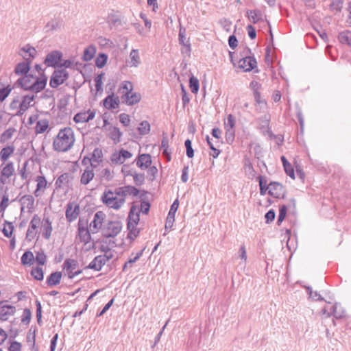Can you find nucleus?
<instances>
[{
  "instance_id": "412c9836",
  "label": "nucleus",
  "mask_w": 351,
  "mask_h": 351,
  "mask_svg": "<svg viewBox=\"0 0 351 351\" xmlns=\"http://www.w3.org/2000/svg\"><path fill=\"white\" fill-rule=\"evenodd\" d=\"M95 166L91 163L90 166L87 167L82 174L80 182L82 184H88L94 178V167Z\"/></svg>"
},
{
  "instance_id": "ea45409f",
  "label": "nucleus",
  "mask_w": 351,
  "mask_h": 351,
  "mask_svg": "<svg viewBox=\"0 0 351 351\" xmlns=\"http://www.w3.org/2000/svg\"><path fill=\"white\" fill-rule=\"evenodd\" d=\"M128 174H130V176L133 177L134 182L136 185L140 186L144 183V181H145L144 173H136V171H130V173L128 172Z\"/></svg>"
},
{
  "instance_id": "cd10ccee",
  "label": "nucleus",
  "mask_w": 351,
  "mask_h": 351,
  "mask_svg": "<svg viewBox=\"0 0 351 351\" xmlns=\"http://www.w3.org/2000/svg\"><path fill=\"white\" fill-rule=\"evenodd\" d=\"M130 60L127 61L128 66L137 67L141 63V59L137 49H132L130 53Z\"/></svg>"
},
{
  "instance_id": "72a5a7b5",
  "label": "nucleus",
  "mask_w": 351,
  "mask_h": 351,
  "mask_svg": "<svg viewBox=\"0 0 351 351\" xmlns=\"http://www.w3.org/2000/svg\"><path fill=\"white\" fill-rule=\"evenodd\" d=\"M96 53V47L94 45H89L87 47L84 51L83 54V60L84 61H90L91 60Z\"/></svg>"
},
{
  "instance_id": "dca6fc26",
  "label": "nucleus",
  "mask_w": 351,
  "mask_h": 351,
  "mask_svg": "<svg viewBox=\"0 0 351 351\" xmlns=\"http://www.w3.org/2000/svg\"><path fill=\"white\" fill-rule=\"evenodd\" d=\"M78 262L75 259L66 258L64 261L62 267L69 279L73 278V272L78 267Z\"/></svg>"
},
{
  "instance_id": "37998d69",
  "label": "nucleus",
  "mask_w": 351,
  "mask_h": 351,
  "mask_svg": "<svg viewBox=\"0 0 351 351\" xmlns=\"http://www.w3.org/2000/svg\"><path fill=\"white\" fill-rule=\"evenodd\" d=\"M69 181L68 173H63L60 175L55 182L56 189H60L63 184H65Z\"/></svg>"
},
{
  "instance_id": "1a4fd4ad",
  "label": "nucleus",
  "mask_w": 351,
  "mask_h": 351,
  "mask_svg": "<svg viewBox=\"0 0 351 351\" xmlns=\"http://www.w3.org/2000/svg\"><path fill=\"white\" fill-rule=\"evenodd\" d=\"M15 173L14 162L8 161L3 167L1 171L0 182L5 184L7 180L11 178Z\"/></svg>"
},
{
  "instance_id": "0e129e2a",
  "label": "nucleus",
  "mask_w": 351,
  "mask_h": 351,
  "mask_svg": "<svg viewBox=\"0 0 351 351\" xmlns=\"http://www.w3.org/2000/svg\"><path fill=\"white\" fill-rule=\"evenodd\" d=\"M256 104L260 106V108H265L266 106V101L261 99L260 92H256L253 94Z\"/></svg>"
},
{
  "instance_id": "4c0bfd02",
  "label": "nucleus",
  "mask_w": 351,
  "mask_h": 351,
  "mask_svg": "<svg viewBox=\"0 0 351 351\" xmlns=\"http://www.w3.org/2000/svg\"><path fill=\"white\" fill-rule=\"evenodd\" d=\"M15 129L11 128L5 130L0 136V143H5L8 142L10 138H12Z\"/></svg>"
},
{
  "instance_id": "0eeeda50",
  "label": "nucleus",
  "mask_w": 351,
  "mask_h": 351,
  "mask_svg": "<svg viewBox=\"0 0 351 351\" xmlns=\"http://www.w3.org/2000/svg\"><path fill=\"white\" fill-rule=\"evenodd\" d=\"M69 78V73L64 69H56L52 73L49 85L52 88H57L62 84Z\"/></svg>"
},
{
  "instance_id": "a18cd8bd",
  "label": "nucleus",
  "mask_w": 351,
  "mask_h": 351,
  "mask_svg": "<svg viewBox=\"0 0 351 351\" xmlns=\"http://www.w3.org/2000/svg\"><path fill=\"white\" fill-rule=\"evenodd\" d=\"M102 157L103 153L101 149L95 148L92 153L91 158L89 159L90 164L93 162L97 163L99 160H101Z\"/></svg>"
},
{
  "instance_id": "20e7f679",
  "label": "nucleus",
  "mask_w": 351,
  "mask_h": 351,
  "mask_svg": "<svg viewBox=\"0 0 351 351\" xmlns=\"http://www.w3.org/2000/svg\"><path fill=\"white\" fill-rule=\"evenodd\" d=\"M101 199L106 206L115 210H119L125 203L123 198L119 197L115 190H105Z\"/></svg>"
},
{
  "instance_id": "473e14b6",
  "label": "nucleus",
  "mask_w": 351,
  "mask_h": 351,
  "mask_svg": "<svg viewBox=\"0 0 351 351\" xmlns=\"http://www.w3.org/2000/svg\"><path fill=\"white\" fill-rule=\"evenodd\" d=\"M247 16L250 21L256 24L262 19V13L258 10H251L247 11Z\"/></svg>"
},
{
  "instance_id": "4be33fe9",
  "label": "nucleus",
  "mask_w": 351,
  "mask_h": 351,
  "mask_svg": "<svg viewBox=\"0 0 351 351\" xmlns=\"http://www.w3.org/2000/svg\"><path fill=\"white\" fill-rule=\"evenodd\" d=\"M79 210L78 205L73 206L72 203L68 204L65 213L67 221L71 222L75 220L79 215Z\"/></svg>"
},
{
  "instance_id": "13d9d810",
  "label": "nucleus",
  "mask_w": 351,
  "mask_h": 351,
  "mask_svg": "<svg viewBox=\"0 0 351 351\" xmlns=\"http://www.w3.org/2000/svg\"><path fill=\"white\" fill-rule=\"evenodd\" d=\"M9 206V197L7 194H5L2 197V199L0 202V213H3Z\"/></svg>"
},
{
  "instance_id": "bb28decb",
  "label": "nucleus",
  "mask_w": 351,
  "mask_h": 351,
  "mask_svg": "<svg viewBox=\"0 0 351 351\" xmlns=\"http://www.w3.org/2000/svg\"><path fill=\"white\" fill-rule=\"evenodd\" d=\"M331 312L328 313V317H330L332 315L336 319H341L346 316V312L342 306L338 304H335L331 309Z\"/></svg>"
},
{
  "instance_id": "2f4dec72",
  "label": "nucleus",
  "mask_w": 351,
  "mask_h": 351,
  "mask_svg": "<svg viewBox=\"0 0 351 351\" xmlns=\"http://www.w3.org/2000/svg\"><path fill=\"white\" fill-rule=\"evenodd\" d=\"M30 68V62L23 61L16 64L14 72L16 75H27Z\"/></svg>"
},
{
  "instance_id": "338daca9",
  "label": "nucleus",
  "mask_w": 351,
  "mask_h": 351,
  "mask_svg": "<svg viewBox=\"0 0 351 351\" xmlns=\"http://www.w3.org/2000/svg\"><path fill=\"white\" fill-rule=\"evenodd\" d=\"M110 160H111L112 162L114 163V164L120 165V164H123L124 162V160H123L122 156H121V154L119 152L112 154V156L110 157Z\"/></svg>"
},
{
  "instance_id": "052dcab7",
  "label": "nucleus",
  "mask_w": 351,
  "mask_h": 351,
  "mask_svg": "<svg viewBox=\"0 0 351 351\" xmlns=\"http://www.w3.org/2000/svg\"><path fill=\"white\" fill-rule=\"evenodd\" d=\"M60 26V23L57 20H51V21L48 22L45 26V28L47 31H53L56 30L58 28H59Z\"/></svg>"
},
{
  "instance_id": "3c124183",
  "label": "nucleus",
  "mask_w": 351,
  "mask_h": 351,
  "mask_svg": "<svg viewBox=\"0 0 351 351\" xmlns=\"http://www.w3.org/2000/svg\"><path fill=\"white\" fill-rule=\"evenodd\" d=\"M258 178L259 181L260 193L264 195L266 194L267 191H269V185L267 184V181L263 176H259Z\"/></svg>"
},
{
  "instance_id": "9b49d317",
  "label": "nucleus",
  "mask_w": 351,
  "mask_h": 351,
  "mask_svg": "<svg viewBox=\"0 0 351 351\" xmlns=\"http://www.w3.org/2000/svg\"><path fill=\"white\" fill-rule=\"evenodd\" d=\"M268 193L275 198H283L285 195V190L280 183L272 182L269 184Z\"/></svg>"
},
{
  "instance_id": "79ce46f5",
  "label": "nucleus",
  "mask_w": 351,
  "mask_h": 351,
  "mask_svg": "<svg viewBox=\"0 0 351 351\" xmlns=\"http://www.w3.org/2000/svg\"><path fill=\"white\" fill-rule=\"evenodd\" d=\"M169 141L167 137L163 138L161 142L160 149L162 151V154L167 158V160H171L170 153L168 152Z\"/></svg>"
},
{
  "instance_id": "69168bd1",
  "label": "nucleus",
  "mask_w": 351,
  "mask_h": 351,
  "mask_svg": "<svg viewBox=\"0 0 351 351\" xmlns=\"http://www.w3.org/2000/svg\"><path fill=\"white\" fill-rule=\"evenodd\" d=\"M104 74L100 73L95 76L94 81L95 84V88L96 90L101 91L102 90V78H103Z\"/></svg>"
},
{
  "instance_id": "2eb2a0df",
  "label": "nucleus",
  "mask_w": 351,
  "mask_h": 351,
  "mask_svg": "<svg viewBox=\"0 0 351 351\" xmlns=\"http://www.w3.org/2000/svg\"><path fill=\"white\" fill-rule=\"evenodd\" d=\"M115 191L117 192V195H118L119 197H123L125 201L126 197L129 195L136 196L139 193L138 189L130 185L117 188Z\"/></svg>"
},
{
  "instance_id": "a19ab883",
  "label": "nucleus",
  "mask_w": 351,
  "mask_h": 351,
  "mask_svg": "<svg viewBox=\"0 0 351 351\" xmlns=\"http://www.w3.org/2000/svg\"><path fill=\"white\" fill-rule=\"evenodd\" d=\"M132 206L138 209L139 213H143L144 214H147L150 208V204L148 202L142 201L140 204H134L132 205Z\"/></svg>"
},
{
  "instance_id": "774afa93",
  "label": "nucleus",
  "mask_w": 351,
  "mask_h": 351,
  "mask_svg": "<svg viewBox=\"0 0 351 351\" xmlns=\"http://www.w3.org/2000/svg\"><path fill=\"white\" fill-rule=\"evenodd\" d=\"M226 139L228 143H231L234 139V129L226 128Z\"/></svg>"
},
{
  "instance_id": "49530a36",
  "label": "nucleus",
  "mask_w": 351,
  "mask_h": 351,
  "mask_svg": "<svg viewBox=\"0 0 351 351\" xmlns=\"http://www.w3.org/2000/svg\"><path fill=\"white\" fill-rule=\"evenodd\" d=\"M189 86L193 93H197L198 92L199 87V80L193 75L189 78Z\"/></svg>"
},
{
  "instance_id": "7ed1b4c3",
  "label": "nucleus",
  "mask_w": 351,
  "mask_h": 351,
  "mask_svg": "<svg viewBox=\"0 0 351 351\" xmlns=\"http://www.w3.org/2000/svg\"><path fill=\"white\" fill-rule=\"evenodd\" d=\"M134 86L130 81H123L120 84L118 93L121 95V99L123 104L127 106H133L138 104L141 99V95L137 92H133Z\"/></svg>"
},
{
  "instance_id": "aec40b11",
  "label": "nucleus",
  "mask_w": 351,
  "mask_h": 351,
  "mask_svg": "<svg viewBox=\"0 0 351 351\" xmlns=\"http://www.w3.org/2000/svg\"><path fill=\"white\" fill-rule=\"evenodd\" d=\"M20 56H21L25 61L31 62L36 54V50L34 47L29 45H26L20 49Z\"/></svg>"
},
{
  "instance_id": "39448f33",
  "label": "nucleus",
  "mask_w": 351,
  "mask_h": 351,
  "mask_svg": "<svg viewBox=\"0 0 351 351\" xmlns=\"http://www.w3.org/2000/svg\"><path fill=\"white\" fill-rule=\"evenodd\" d=\"M139 220L140 213H138V209L132 206L128 217L127 225L129 231L128 237L131 240H134L139 234V230L136 228Z\"/></svg>"
},
{
  "instance_id": "603ef678",
  "label": "nucleus",
  "mask_w": 351,
  "mask_h": 351,
  "mask_svg": "<svg viewBox=\"0 0 351 351\" xmlns=\"http://www.w3.org/2000/svg\"><path fill=\"white\" fill-rule=\"evenodd\" d=\"M185 29L180 28L179 31V42L181 45L184 46H186L190 49V44L189 43V40L186 39L185 36Z\"/></svg>"
},
{
  "instance_id": "f3484780",
  "label": "nucleus",
  "mask_w": 351,
  "mask_h": 351,
  "mask_svg": "<svg viewBox=\"0 0 351 351\" xmlns=\"http://www.w3.org/2000/svg\"><path fill=\"white\" fill-rule=\"evenodd\" d=\"M40 219L38 217L37 215H35L30 223H29V228L27 229V234H26V239L29 241H32V239H34L35 237H36V229L38 227V226L40 225Z\"/></svg>"
},
{
  "instance_id": "f03ea898",
  "label": "nucleus",
  "mask_w": 351,
  "mask_h": 351,
  "mask_svg": "<svg viewBox=\"0 0 351 351\" xmlns=\"http://www.w3.org/2000/svg\"><path fill=\"white\" fill-rule=\"evenodd\" d=\"M47 77L45 75L36 77L27 74L17 80L16 84L25 90H30L37 93L43 90L47 84Z\"/></svg>"
},
{
  "instance_id": "8fccbe9b",
  "label": "nucleus",
  "mask_w": 351,
  "mask_h": 351,
  "mask_svg": "<svg viewBox=\"0 0 351 351\" xmlns=\"http://www.w3.org/2000/svg\"><path fill=\"white\" fill-rule=\"evenodd\" d=\"M13 230H14V226H13L12 223L5 221V226L2 230L4 236L7 238H10L12 234Z\"/></svg>"
},
{
  "instance_id": "e2e57ef3",
  "label": "nucleus",
  "mask_w": 351,
  "mask_h": 351,
  "mask_svg": "<svg viewBox=\"0 0 351 351\" xmlns=\"http://www.w3.org/2000/svg\"><path fill=\"white\" fill-rule=\"evenodd\" d=\"M287 208L285 205H282L279 209V215L277 223L278 225L285 219L287 215Z\"/></svg>"
},
{
  "instance_id": "b1692460",
  "label": "nucleus",
  "mask_w": 351,
  "mask_h": 351,
  "mask_svg": "<svg viewBox=\"0 0 351 351\" xmlns=\"http://www.w3.org/2000/svg\"><path fill=\"white\" fill-rule=\"evenodd\" d=\"M120 99L119 97H114V94L107 96L104 99V106L108 110L116 109L119 107Z\"/></svg>"
},
{
  "instance_id": "4468645a",
  "label": "nucleus",
  "mask_w": 351,
  "mask_h": 351,
  "mask_svg": "<svg viewBox=\"0 0 351 351\" xmlns=\"http://www.w3.org/2000/svg\"><path fill=\"white\" fill-rule=\"evenodd\" d=\"M34 94H28L23 97L22 100H20L19 110L16 112V116H22L24 112L32 106V102L34 99Z\"/></svg>"
},
{
  "instance_id": "58836bf2",
  "label": "nucleus",
  "mask_w": 351,
  "mask_h": 351,
  "mask_svg": "<svg viewBox=\"0 0 351 351\" xmlns=\"http://www.w3.org/2000/svg\"><path fill=\"white\" fill-rule=\"evenodd\" d=\"M99 176L102 180L109 182L114 178V173L110 169L105 168L100 171Z\"/></svg>"
},
{
  "instance_id": "5fc2aeb1",
  "label": "nucleus",
  "mask_w": 351,
  "mask_h": 351,
  "mask_svg": "<svg viewBox=\"0 0 351 351\" xmlns=\"http://www.w3.org/2000/svg\"><path fill=\"white\" fill-rule=\"evenodd\" d=\"M47 256L44 252V251L40 250L36 252V261L40 265H45L46 262Z\"/></svg>"
},
{
  "instance_id": "c9c22d12",
  "label": "nucleus",
  "mask_w": 351,
  "mask_h": 351,
  "mask_svg": "<svg viewBox=\"0 0 351 351\" xmlns=\"http://www.w3.org/2000/svg\"><path fill=\"white\" fill-rule=\"evenodd\" d=\"M122 132L119 128L112 127L110 128V138L115 143H119L122 136Z\"/></svg>"
},
{
  "instance_id": "9d476101",
  "label": "nucleus",
  "mask_w": 351,
  "mask_h": 351,
  "mask_svg": "<svg viewBox=\"0 0 351 351\" xmlns=\"http://www.w3.org/2000/svg\"><path fill=\"white\" fill-rule=\"evenodd\" d=\"M90 229L81 220L78 222V238L82 243L87 244L91 239Z\"/></svg>"
},
{
  "instance_id": "393cba45",
  "label": "nucleus",
  "mask_w": 351,
  "mask_h": 351,
  "mask_svg": "<svg viewBox=\"0 0 351 351\" xmlns=\"http://www.w3.org/2000/svg\"><path fill=\"white\" fill-rule=\"evenodd\" d=\"M106 263L104 258L101 256V255H99L95 257V258L85 268L99 271Z\"/></svg>"
},
{
  "instance_id": "ddd939ff",
  "label": "nucleus",
  "mask_w": 351,
  "mask_h": 351,
  "mask_svg": "<svg viewBox=\"0 0 351 351\" xmlns=\"http://www.w3.org/2000/svg\"><path fill=\"white\" fill-rule=\"evenodd\" d=\"M62 54L58 51H53L49 53L45 58V64L47 66L56 67L59 66Z\"/></svg>"
},
{
  "instance_id": "6e6d98bb",
  "label": "nucleus",
  "mask_w": 351,
  "mask_h": 351,
  "mask_svg": "<svg viewBox=\"0 0 351 351\" xmlns=\"http://www.w3.org/2000/svg\"><path fill=\"white\" fill-rule=\"evenodd\" d=\"M73 120L75 123H86L88 122L86 112H80L76 114L73 118Z\"/></svg>"
},
{
  "instance_id": "f704fd0d",
  "label": "nucleus",
  "mask_w": 351,
  "mask_h": 351,
  "mask_svg": "<svg viewBox=\"0 0 351 351\" xmlns=\"http://www.w3.org/2000/svg\"><path fill=\"white\" fill-rule=\"evenodd\" d=\"M21 264L23 265H32L34 261V256L31 251H26L21 258Z\"/></svg>"
},
{
  "instance_id": "6ab92c4d",
  "label": "nucleus",
  "mask_w": 351,
  "mask_h": 351,
  "mask_svg": "<svg viewBox=\"0 0 351 351\" xmlns=\"http://www.w3.org/2000/svg\"><path fill=\"white\" fill-rule=\"evenodd\" d=\"M19 203L21 206V211H23L25 208L28 212H32L34 208V197L32 195H24L19 199Z\"/></svg>"
},
{
  "instance_id": "e433bc0d",
  "label": "nucleus",
  "mask_w": 351,
  "mask_h": 351,
  "mask_svg": "<svg viewBox=\"0 0 351 351\" xmlns=\"http://www.w3.org/2000/svg\"><path fill=\"white\" fill-rule=\"evenodd\" d=\"M49 127V123L46 119L39 120L37 121L35 130L36 134H42L46 131Z\"/></svg>"
},
{
  "instance_id": "a211bd4d",
  "label": "nucleus",
  "mask_w": 351,
  "mask_h": 351,
  "mask_svg": "<svg viewBox=\"0 0 351 351\" xmlns=\"http://www.w3.org/2000/svg\"><path fill=\"white\" fill-rule=\"evenodd\" d=\"M36 187L34 191L35 197H40L46 190L48 186V182L44 176H38L36 178Z\"/></svg>"
},
{
  "instance_id": "09e8293b",
  "label": "nucleus",
  "mask_w": 351,
  "mask_h": 351,
  "mask_svg": "<svg viewBox=\"0 0 351 351\" xmlns=\"http://www.w3.org/2000/svg\"><path fill=\"white\" fill-rule=\"evenodd\" d=\"M138 131L141 135H145L148 134L150 131V125L148 121H143L138 128Z\"/></svg>"
},
{
  "instance_id": "7c9ffc66",
  "label": "nucleus",
  "mask_w": 351,
  "mask_h": 351,
  "mask_svg": "<svg viewBox=\"0 0 351 351\" xmlns=\"http://www.w3.org/2000/svg\"><path fill=\"white\" fill-rule=\"evenodd\" d=\"M15 147L14 145H8L2 148L0 151V159L3 162H6L8 159L14 154Z\"/></svg>"
},
{
  "instance_id": "c756f323",
  "label": "nucleus",
  "mask_w": 351,
  "mask_h": 351,
  "mask_svg": "<svg viewBox=\"0 0 351 351\" xmlns=\"http://www.w3.org/2000/svg\"><path fill=\"white\" fill-rule=\"evenodd\" d=\"M62 276V274L61 271L51 273L47 278L46 283L49 287L56 286L60 282Z\"/></svg>"
},
{
  "instance_id": "423d86ee",
  "label": "nucleus",
  "mask_w": 351,
  "mask_h": 351,
  "mask_svg": "<svg viewBox=\"0 0 351 351\" xmlns=\"http://www.w3.org/2000/svg\"><path fill=\"white\" fill-rule=\"evenodd\" d=\"M122 229L121 222L119 221H108L101 229L104 237H115Z\"/></svg>"
},
{
  "instance_id": "6e6552de",
  "label": "nucleus",
  "mask_w": 351,
  "mask_h": 351,
  "mask_svg": "<svg viewBox=\"0 0 351 351\" xmlns=\"http://www.w3.org/2000/svg\"><path fill=\"white\" fill-rule=\"evenodd\" d=\"M106 218V214L102 211H97L95 215L93 221L90 223L89 229L91 233L98 232L102 229V223Z\"/></svg>"
},
{
  "instance_id": "f257e3e1",
  "label": "nucleus",
  "mask_w": 351,
  "mask_h": 351,
  "mask_svg": "<svg viewBox=\"0 0 351 351\" xmlns=\"http://www.w3.org/2000/svg\"><path fill=\"white\" fill-rule=\"evenodd\" d=\"M75 141L74 131L71 128L66 127L58 132L53 141V148L59 152H66L74 145Z\"/></svg>"
},
{
  "instance_id": "de8ad7c7",
  "label": "nucleus",
  "mask_w": 351,
  "mask_h": 351,
  "mask_svg": "<svg viewBox=\"0 0 351 351\" xmlns=\"http://www.w3.org/2000/svg\"><path fill=\"white\" fill-rule=\"evenodd\" d=\"M31 275L37 280H43L44 278V272L41 267H37L32 268Z\"/></svg>"
},
{
  "instance_id": "c03bdc74",
  "label": "nucleus",
  "mask_w": 351,
  "mask_h": 351,
  "mask_svg": "<svg viewBox=\"0 0 351 351\" xmlns=\"http://www.w3.org/2000/svg\"><path fill=\"white\" fill-rule=\"evenodd\" d=\"M108 60V56L105 53H99L95 59V65L97 67L103 68Z\"/></svg>"
},
{
  "instance_id": "680f3d73",
  "label": "nucleus",
  "mask_w": 351,
  "mask_h": 351,
  "mask_svg": "<svg viewBox=\"0 0 351 351\" xmlns=\"http://www.w3.org/2000/svg\"><path fill=\"white\" fill-rule=\"evenodd\" d=\"M32 317L31 311L29 308H25L23 312L21 322L25 324H28Z\"/></svg>"
},
{
  "instance_id": "4d7b16f0",
  "label": "nucleus",
  "mask_w": 351,
  "mask_h": 351,
  "mask_svg": "<svg viewBox=\"0 0 351 351\" xmlns=\"http://www.w3.org/2000/svg\"><path fill=\"white\" fill-rule=\"evenodd\" d=\"M184 145L186 149V156L190 158H193L194 156V150L192 147L191 141L190 139H186L184 142Z\"/></svg>"
},
{
  "instance_id": "f8f14e48",
  "label": "nucleus",
  "mask_w": 351,
  "mask_h": 351,
  "mask_svg": "<svg viewBox=\"0 0 351 351\" xmlns=\"http://www.w3.org/2000/svg\"><path fill=\"white\" fill-rule=\"evenodd\" d=\"M257 62L254 56H246L239 61V67L245 72H249L255 69Z\"/></svg>"
},
{
  "instance_id": "864d4df0",
  "label": "nucleus",
  "mask_w": 351,
  "mask_h": 351,
  "mask_svg": "<svg viewBox=\"0 0 351 351\" xmlns=\"http://www.w3.org/2000/svg\"><path fill=\"white\" fill-rule=\"evenodd\" d=\"M344 0H332L330 5L331 10L341 12L343 8Z\"/></svg>"
},
{
  "instance_id": "5701e85b",
  "label": "nucleus",
  "mask_w": 351,
  "mask_h": 351,
  "mask_svg": "<svg viewBox=\"0 0 351 351\" xmlns=\"http://www.w3.org/2000/svg\"><path fill=\"white\" fill-rule=\"evenodd\" d=\"M152 158L148 154H140L136 160V166L141 169H146L152 165Z\"/></svg>"
},
{
  "instance_id": "c85d7f7f",
  "label": "nucleus",
  "mask_w": 351,
  "mask_h": 351,
  "mask_svg": "<svg viewBox=\"0 0 351 351\" xmlns=\"http://www.w3.org/2000/svg\"><path fill=\"white\" fill-rule=\"evenodd\" d=\"M43 232V236L45 239H49L52 232V224L49 217L44 218L42 224Z\"/></svg>"
},
{
  "instance_id": "a878e982",
  "label": "nucleus",
  "mask_w": 351,
  "mask_h": 351,
  "mask_svg": "<svg viewBox=\"0 0 351 351\" xmlns=\"http://www.w3.org/2000/svg\"><path fill=\"white\" fill-rule=\"evenodd\" d=\"M15 308L11 305H1L0 303V319L5 321L8 319V316L14 315Z\"/></svg>"
},
{
  "instance_id": "bf43d9fd",
  "label": "nucleus",
  "mask_w": 351,
  "mask_h": 351,
  "mask_svg": "<svg viewBox=\"0 0 351 351\" xmlns=\"http://www.w3.org/2000/svg\"><path fill=\"white\" fill-rule=\"evenodd\" d=\"M235 123L236 121L234 116L231 114H228L227 120L224 123L225 128L234 129Z\"/></svg>"
}]
</instances>
